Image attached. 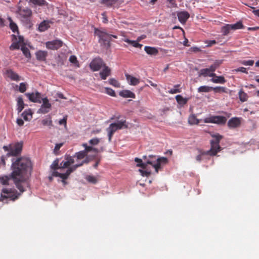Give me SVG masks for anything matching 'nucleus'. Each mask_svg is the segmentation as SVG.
Listing matches in <instances>:
<instances>
[{
  "mask_svg": "<svg viewBox=\"0 0 259 259\" xmlns=\"http://www.w3.org/2000/svg\"><path fill=\"white\" fill-rule=\"evenodd\" d=\"M59 124L60 125L63 124L65 126H66L67 125V116L64 117L63 119H60L59 121Z\"/></svg>",
  "mask_w": 259,
  "mask_h": 259,
  "instance_id": "57",
  "label": "nucleus"
},
{
  "mask_svg": "<svg viewBox=\"0 0 259 259\" xmlns=\"http://www.w3.org/2000/svg\"><path fill=\"white\" fill-rule=\"evenodd\" d=\"M222 63V60H215V62L212 64L209 68L210 71L214 73L215 70L220 66V65Z\"/></svg>",
  "mask_w": 259,
  "mask_h": 259,
  "instance_id": "32",
  "label": "nucleus"
},
{
  "mask_svg": "<svg viewBox=\"0 0 259 259\" xmlns=\"http://www.w3.org/2000/svg\"><path fill=\"white\" fill-rule=\"evenodd\" d=\"M199 76H202L203 77H207V76H216V74L214 73H213L212 72L210 71L209 70V68H204L200 70L199 73Z\"/></svg>",
  "mask_w": 259,
  "mask_h": 259,
  "instance_id": "20",
  "label": "nucleus"
},
{
  "mask_svg": "<svg viewBox=\"0 0 259 259\" xmlns=\"http://www.w3.org/2000/svg\"><path fill=\"white\" fill-rule=\"evenodd\" d=\"M35 55L37 60L43 61L46 60L48 53L46 51L40 50L35 53Z\"/></svg>",
  "mask_w": 259,
  "mask_h": 259,
  "instance_id": "23",
  "label": "nucleus"
},
{
  "mask_svg": "<svg viewBox=\"0 0 259 259\" xmlns=\"http://www.w3.org/2000/svg\"><path fill=\"white\" fill-rule=\"evenodd\" d=\"M23 142L22 141L14 142L10 143L8 146H4L3 149L8 152V156H17L19 155L22 150Z\"/></svg>",
  "mask_w": 259,
  "mask_h": 259,
  "instance_id": "4",
  "label": "nucleus"
},
{
  "mask_svg": "<svg viewBox=\"0 0 259 259\" xmlns=\"http://www.w3.org/2000/svg\"><path fill=\"white\" fill-rule=\"evenodd\" d=\"M135 161L138 162V164H137L138 167H140L142 169H146L147 168V164L146 163L143 162L141 159L136 158L135 159Z\"/></svg>",
  "mask_w": 259,
  "mask_h": 259,
  "instance_id": "40",
  "label": "nucleus"
},
{
  "mask_svg": "<svg viewBox=\"0 0 259 259\" xmlns=\"http://www.w3.org/2000/svg\"><path fill=\"white\" fill-rule=\"evenodd\" d=\"M205 123H215L219 125L225 124L227 121V118L223 116H210L203 119Z\"/></svg>",
  "mask_w": 259,
  "mask_h": 259,
  "instance_id": "9",
  "label": "nucleus"
},
{
  "mask_svg": "<svg viewBox=\"0 0 259 259\" xmlns=\"http://www.w3.org/2000/svg\"><path fill=\"white\" fill-rule=\"evenodd\" d=\"M69 61L73 64L76 67H79V64L77 60V58L74 55H71L69 59Z\"/></svg>",
  "mask_w": 259,
  "mask_h": 259,
  "instance_id": "42",
  "label": "nucleus"
},
{
  "mask_svg": "<svg viewBox=\"0 0 259 259\" xmlns=\"http://www.w3.org/2000/svg\"><path fill=\"white\" fill-rule=\"evenodd\" d=\"M217 42L215 40H209L207 46L210 47L212 45L215 44Z\"/></svg>",
  "mask_w": 259,
  "mask_h": 259,
  "instance_id": "64",
  "label": "nucleus"
},
{
  "mask_svg": "<svg viewBox=\"0 0 259 259\" xmlns=\"http://www.w3.org/2000/svg\"><path fill=\"white\" fill-rule=\"evenodd\" d=\"M119 95L123 98H132L135 99L136 98L135 94L130 90H125L120 91Z\"/></svg>",
  "mask_w": 259,
  "mask_h": 259,
  "instance_id": "21",
  "label": "nucleus"
},
{
  "mask_svg": "<svg viewBox=\"0 0 259 259\" xmlns=\"http://www.w3.org/2000/svg\"><path fill=\"white\" fill-rule=\"evenodd\" d=\"M145 51L149 55H156L158 54V50L154 47L146 46L144 48Z\"/></svg>",
  "mask_w": 259,
  "mask_h": 259,
  "instance_id": "26",
  "label": "nucleus"
},
{
  "mask_svg": "<svg viewBox=\"0 0 259 259\" xmlns=\"http://www.w3.org/2000/svg\"><path fill=\"white\" fill-rule=\"evenodd\" d=\"M87 156L86 153L82 151H80L79 152H76L75 155L73 156L74 158H76V161H78V160H81L84 159Z\"/></svg>",
  "mask_w": 259,
  "mask_h": 259,
  "instance_id": "33",
  "label": "nucleus"
},
{
  "mask_svg": "<svg viewBox=\"0 0 259 259\" xmlns=\"http://www.w3.org/2000/svg\"><path fill=\"white\" fill-rule=\"evenodd\" d=\"M211 90L212 87L206 85L201 86L198 89V92L199 93H208Z\"/></svg>",
  "mask_w": 259,
  "mask_h": 259,
  "instance_id": "38",
  "label": "nucleus"
},
{
  "mask_svg": "<svg viewBox=\"0 0 259 259\" xmlns=\"http://www.w3.org/2000/svg\"><path fill=\"white\" fill-rule=\"evenodd\" d=\"M100 142V139L97 138L91 139L89 143L91 145H97Z\"/></svg>",
  "mask_w": 259,
  "mask_h": 259,
  "instance_id": "52",
  "label": "nucleus"
},
{
  "mask_svg": "<svg viewBox=\"0 0 259 259\" xmlns=\"http://www.w3.org/2000/svg\"><path fill=\"white\" fill-rule=\"evenodd\" d=\"M21 50L22 51L24 56L26 58H30L31 54H30V51H29V49L26 47H25L24 46H22Z\"/></svg>",
  "mask_w": 259,
  "mask_h": 259,
  "instance_id": "41",
  "label": "nucleus"
},
{
  "mask_svg": "<svg viewBox=\"0 0 259 259\" xmlns=\"http://www.w3.org/2000/svg\"><path fill=\"white\" fill-rule=\"evenodd\" d=\"M199 122V120L194 114H191L188 118V123L191 125L198 124Z\"/></svg>",
  "mask_w": 259,
  "mask_h": 259,
  "instance_id": "27",
  "label": "nucleus"
},
{
  "mask_svg": "<svg viewBox=\"0 0 259 259\" xmlns=\"http://www.w3.org/2000/svg\"><path fill=\"white\" fill-rule=\"evenodd\" d=\"M86 180L90 183L92 184H96L97 183V178L93 176H88L86 177Z\"/></svg>",
  "mask_w": 259,
  "mask_h": 259,
  "instance_id": "48",
  "label": "nucleus"
},
{
  "mask_svg": "<svg viewBox=\"0 0 259 259\" xmlns=\"http://www.w3.org/2000/svg\"><path fill=\"white\" fill-rule=\"evenodd\" d=\"M139 171L140 172L141 175L142 176L148 177L151 174V171L146 169H139Z\"/></svg>",
  "mask_w": 259,
  "mask_h": 259,
  "instance_id": "53",
  "label": "nucleus"
},
{
  "mask_svg": "<svg viewBox=\"0 0 259 259\" xmlns=\"http://www.w3.org/2000/svg\"><path fill=\"white\" fill-rule=\"evenodd\" d=\"M241 124V121L239 118L233 117L229 120L228 126L230 128H234L239 126Z\"/></svg>",
  "mask_w": 259,
  "mask_h": 259,
  "instance_id": "16",
  "label": "nucleus"
},
{
  "mask_svg": "<svg viewBox=\"0 0 259 259\" xmlns=\"http://www.w3.org/2000/svg\"><path fill=\"white\" fill-rule=\"evenodd\" d=\"M95 34L99 37V42L101 45L107 48H109L111 46V37L117 38V35L110 34L105 30H101L97 28L95 29Z\"/></svg>",
  "mask_w": 259,
  "mask_h": 259,
  "instance_id": "3",
  "label": "nucleus"
},
{
  "mask_svg": "<svg viewBox=\"0 0 259 259\" xmlns=\"http://www.w3.org/2000/svg\"><path fill=\"white\" fill-rule=\"evenodd\" d=\"M20 195V194H18V195L14 194L11 189L4 188L2 191L0 197V202L4 201L5 199H7L8 198H10L11 200L14 201L18 198Z\"/></svg>",
  "mask_w": 259,
  "mask_h": 259,
  "instance_id": "10",
  "label": "nucleus"
},
{
  "mask_svg": "<svg viewBox=\"0 0 259 259\" xmlns=\"http://www.w3.org/2000/svg\"><path fill=\"white\" fill-rule=\"evenodd\" d=\"M177 16L179 21L184 24L189 18L190 15L187 11H182L178 13Z\"/></svg>",
  "mask_w": 259,
  "mask_h": 259,
  "instance_id": "17",
  "label": "nucleus"
},
{
  "mask_svg": "<svg viewBox=\"0 0 259 259\" xmlns=\"http://www.w3.org/2000/svg\"><path fill=\"white\" fill-rule=\"evenodd\" d=\"M143 158L146 160V163L150 164L155 168V171L157 173L158 170L160 168L161 163H166L167 162V159L165 157L157 158L156 156L150 155L148 156H144Z\"/></svg>",
  "mask_w": 259,
  "mask_h": 259,
  "instance_id": "5",
  "label": "nucleus"
},
{
  "mask_svg": "<svg viewBox=\"0 0 259 259\" xmlns=\"http://www.w3.org/2000/svg\"><path fill=\"white\" fill-rule=\"evenodd\" d=\"M180 84H177L175 85V89H171L168 91V93L171 94H174L178 93H180L181 90L180 89H178L180 87Z\"/></svg>",
  "mask_w": 259,
  "mask_h": 259,
  "instance_id": "50",
  "label": "nucleus"
},
{
  "mask_svg": "<svg viewBox=\"0 0 259 259\" xmlns=\"http://www.w3.org/2000/svg\"><path fill=\"white\" fill-rule=\"evenodd\" d=\"M176 99L177 102L180 105H184L187 102V99L184 98L181 95H177L176 96Z\"/></svg>",
  "mask_w": 259,
  "mask_h": 259,
  "instance_id": "37",
  "label": "nucleus"
},
{
  "mask_svg": "<svg viewBox=\"0 0 259 259\" xmlns=\"http://www.w3.org/2000/svg\"><path fill=\"white\" fill-rule=\"evenodd\" d=\"M108 82L111 85H112L116 88L120 87V83L114 78L109 79L108 80Z\"/></svg>",
  "mask_w": 259,
  "mask_h": 259,
  "instance_id": "44",
  "label": "nucleus"
},
{
  "mask_svg": "<svg viewBox=\"0 0 259 259\" xmlns=\"http://www.w3.org/2000/svg\"><path fill=\"white\" fill-rule=\"evenodd\" d=\"M126 79L129 84L132 85H136L139 83L140 80L138 78L129 74H125Z\"/></svg>",
  "mask_w": 259,
  "mask_h": 259,
  "instance_id": "22",
  "label": "nucleus"
},
{
  "mask_svg": "<svg viewBox=\"0 0 259 259\" xmlns=\"http://www.w3.org/2000/svg\"><path fill=\"white\" fill-rule=\"evenodd\" d=\"M105 65L102 59L96 58L92 60L90 64V66L93 71H96L99 70Z\"/></svg>",
  "mask_w": 259,
  "mask_h": 259,
  "instance_id": "13",
  "label": "nucleus"
},
{
  "mask_svg": "<svg viewBox=\"0 0 259 259\" xmlns=\"http://www.w3.org/2000/svg\"><path fill=\"white\" fill-rule=\"evenodd\" d=\"M122 41L127 42L128 44L132 45L133 47L135 48H141V47H142V45L139 44L138 42L139 41H137V40L135 41L130 40L128 38H124L122 39Z\"/></svg>",
  "mask_w": 259,
  "mask_h": 259,
  "instance_id": "28",
  "label": "nucleus"
},
{
  "mask_svg": "<svg viewBox=\"0 0 259 259\" xmlns=\"http://www.w3.org/2000/svg\"><path fill=\"white\" fill-rule=\"evenodd\" d=\"M65 160H67L68 162H69L70 165L74 162V159H73V157L70 156H67L65 157Z\"/></svg>",
  "mask_w": 259,
  "mask_h": 259,
  "instance_id": "58",
  "label": "nucleus"
},
{
  "mask_svg": "<svg viewBox=\"0 0 259 259\" xmlns=\"http://www.w3.org/2000/svg\"><path fill=\"white\" fill-rule=\"evenodd\" d=\"M63 144H64L63 143H57L56 144L55 148L54 149V153L56 155L58 154V152L59 150V149H60V148L63 145Z\"/></svg>",
  "mask_w": 259,
  "mask_h": 259,
  "instance_id": "54",
  "label": "nucleus"
},
{
  "mask_svg": "<svg viewBox=\"0 0 259 259\" xmlns=\"http://www.w3.org/2000/svg\"><path fill=\"white\" fill-rule=\"evenodd\" d=\"M102 15L103 16V22L104 23H106L108 22L107 17L106 16V12H104L102 14Z\"/></svg>",
  "mask_w": 259,
  "mask_h": 259,
  "instance_id": "61",
  "label": "nucleus"
},
{
  "mask_svg": "<svg viewBox=\"0 0 259 259\" xmlns=\"http://www.w3.org/2000/svg\"><path fill=\"white\" fill-rule=\"evenodd\" d=\"M105 93L107 94L112 96L116 97V94L113 90L109 88H105Z\"/></svg>",
  "mask_w": 259,
  "mask_h": 259,
  "instance_id": "47",
  "label": "nucleus"
},
{
  "mask_svg": "<svg viewBox=\"0 0 259 259\" xmlns=\"http://www.w3.org/2000/svg\"><path fill=\"white\" fill-rule=\"evenodd\" d=\"M13 171L9 176H0V183L3 185H9V181L12 179L17 188L22 193L25 191L22 184L24 182V176L30 174L32 170L31 161L27 158H18L12 163Z\"/></svg>",
  "mask_w": 259,
  "mask_h": 259,
  "instance_id": "1",
  "label": "nucleus"
},
{
  "mask_svg": "<svg viewBox=\"0 0 259 259\" xmlns=\"http://www.w3.org/2000/svg\"><path fill=\"white\" fill-rule=\"evenodd\" d=\"M240 63L245 66H252L254 64V61L252 60H241Z\"/></svg>",
  "mask_w": 259,
  "mask_h": 259,
  "instance_id": "51",
  "label": "nucleus"
},
{
  "mask_svg": "<svg viewBox=\"0 0 259 259\" xmlns=\"http://www.w3.org/2000/svg\"><path fill=\"white\" fill-rule=\"evenodd\" d=\"M211 136L215 139L210 141V149L209 150L205 151L202 149H197L198 154L196 155L195 159L197 162H200L203 160V156H214L217 155L218 153L221 151L222 147L220 146L219 144L221 140L222 139V136L218 134L212 135Z\"/></svg>",
  "mask_w": 259,
  "mask_h": 259,
  "instance_id": "2",
  "label": "nucleus"
},
{
  "mask_svg": "<svg viewBox=\"0 0 259 259\" xmlns=\"http://www.w3.org/2000/svg\"><path fill=\"white\" fill-rule=\"evenodd\" d=\"M111 74V69L110 68L106 66L105 65L103 66V69L100 72V75L101 78L103 80H105L107 78V77L110 76Z\"/></svg>",
  "mask_w": 259,
  "mask_h": 259,
  "instance_id": "18",
  "label": "nucleus"
},
{
  "mask_svg": "<svg viewBox=\"0 0 259 259\" xmlns=\"http://www.w3.org/2000/svg\"><path fill=\"white\" fill-rule=\"evenodd\" d=\"M252 9H253L252 13L256 16L259 17V9L255 10L254 7L251 8Z\"/></svg>",
  "mask_w": 259,
  "mask_h": 259,
  "instance_id": "62",
  "label": "nucleus"
},
{
  "mask_svg": "<svg viewBox=\"0 0 259 259\" xmlns=\"http://www.w3.org/2000/svg\"><path fill=\"white\" fill-rule=\"evenodd\" d=\"M236 71L237 72H243L246 74L248 73L247 71H246V68L243 67H239L238 68L236 69Z\"/></svg>",
  "mask_w": 259,
  "mask_h": 259,
  "instance_id": "60",
  "label": "nucleus"
},
{
  "mask_svg": "<svg viewBox=\"0 0 259 259\" xmlns=\"http://www.w3.org/2000/svg\"><path fill=\"white\" fill-rule=\"evenodd\" d=\"M41 122L44 126H48L50 128L53 126V121L50 115L48 116V117L42 119Z\"/></svg>",
  "mask_w": 259,
  "mask_h": 259,
  "instance_id": "29",
  "label": "nucleus"
},
{
  "mask_svg": "<svg viewBox=\"0 0 259 259\" xmlns=\"http://www.w3.org/2000/svg\"><path fill=\"white\" fill-rule=\"evenodd\" d=\"M213 78H212L210 79V81L215 83H221L224 84L226 82V80L225 77L223 76H212Z\"/></svg>",
  "mask_w": 259,
  "mask_h": 259,
  "instance_id": "24",
  "label": "nucleus"
},
{
  "mask_svg": "<svg viewBox=\"0 0 259 259\" xmlns=\"http://www.w3.org/2000/svg\"><path fill=\"white\" fill-rule=\"evenodd\" d=\"M82 146L84 147V150L83 151L85 152V153H86L87 155L89 152L92 151L93 149V147L92 146H88L87 143L82 144Z\"/></svg>",
  "mask_w": 259,
  "mask_h": 259,
  "instance_id": "49",
  "label": "nucleus"
},
{
  "mask_svg": "<svg viewBox=\"0 0 259 259\" xmlns=\"http://www.w3.org/2000/svg\"><path fill=\"white\" fill-rule=\"evenodd\" d=\"M212 90L215 93H227V89L223 87H212Z\"/></svg>",
  "mask_w": 259,
  "mask_h": 259,
  "instance_id": "39",
  "label": "nucleus"
},
{
  "mask_svg": "<svg viewBox=\"0 0 259 259\" xmlns=\"http://www.w3.org/2000/svg\"><path fill=\"white\" fill-rule=\"evenodd\" d=\"M29 2L35 5L39 6L48 5V3L45 0H29Z\"/></svg>",
  "mask_w": 259,
  "mask_h": 259,
  "instance_id": "36",
  "label": "nucleus"
},
{
  "mask_svg": "<svg viewBox=\"0 0 259 259\" xmlns=\"http://www.w3.org/2000/svg\"><path fill=\"white\" fill-rule=\"evenodd\" d=\"M6 74L11 80L18 81L20 79L19 75L12 69H8L6 71Z\"/></svg>",
  "mask_w": 259,
  "mask_h": 259,
  "instance_id": "19",
  "label": "nucleus"
},
{
  "mask_svg": "<svg viewBox=\"0 0 259 259\" xmlns=\"http://www.w3.org/2000/svg\"><path fill=\"white\" fill-rule=\"evenodd\" d=\"M117 0H102L100 3L106 5L107 7H110L115 5Z\"/></svg>",
  "mask_w": 259,
  "mask_h": 259,
  "instance_id": "35",
  "label": "nucleus"
},
{
  "mask_svg": "<svg viewBox=\"0 0 259 259\" xmlns=\"http://www.w3.org/2000/svg\"><path fill=\"white\" fill-rule=\"evenodd\" d=\"M49 27V22L48 21L44 20L39 24L38 30L40 32H44L47 30Z\"/></svg>",
  "mask_w": 259,
  "mask_h": 259,
  "instance_id": "25",
  "label": "nucleus"
},
{
  "mask_svg": "<svg viewBox=\"0 0 259 259\" xmlns=\"http://www.w3.org/2000/svg\"><path fill=\"white\" fill-rule=\"evenodd\" d=\"M12 36L13 37V38L16 39V40L19 42V44L21 45L22 44H24V38L23 36H19L18 37V40H17V37H16V36L15 35H12Z\"/></svg>",
  "mask_w": 259,
  "mask_h": 259,
  "instance_id": "55",
  "label": "nucleus"
},
{
  "mask_svg": "<svg viewBox=\"0 0 259 259\" xmlns=\"http://www.w3.org/2000/svg\"><path fill=\"white\" fill-rule=\"evenodd\" d=\"M17 123L18 124V125L21 126L24 124V121L22 119L19 118V119H17Z\"/></svg>",
  "mask_w": 259,
  "mask_h": 259,
  "instance_id": "63",
  "label": "nucleus"
},
{
  "mask_svg": "<svg viewBox=\"0 0 259 259\" xmlns=\"http://www.w3.org/2000/svg\"><path fill=\"white\" fill-rule=\"evenodd\" d=\"M238 95L239 98L242 102L247 101L248 96L247 94L243 91L242 89L240 90L238 93Z\"/></svg>",
  "mask_w": 259,
  "mask_h": 259,
  "instance_id": "31",
  "label": "nucleus"
},
{
  "mask_svg": "<svg viewBox=\"0 0 259 259\" xmlns=\"http://www.w3.org/2000/svg\"><path fill=\"white\" fill-rule=\"evenodd\" d=\"M17 13L19 18L21 21L26 24L29 23L32 16V11L30 9L28 8H20Z\"/></svg>",
  "mask_w": 259,
  "mask_h": 259,
  "instance_id": "7",
  "label": "nucleus"
},
{
  "mask_svg": "<svg viewBox=\"0 0 259 259\" xmlns=\"http://www.w3.org/2000/svg\"><path fill=\"white\" fill-rule=\"evenodd\" d=\"M17 110L18 113L21 112L24 109L25 104L23 102V100L21 97H19L17 99Z\"/></svg>",
  "mask_w": 259,
  "mask_h": 259,
  "instance_id": "30",
  "label": "nucleus"
},
{
  "mask_svg": "<svg viewBox=\"0 0 259 259\" xmlns=\"http://www.w3.org/2000/svg\"><path fill=\"white\" fill-rule=\"evenodd\" d=\"M127 127L128 125L126 124L125 120H120L117 122L110 124L109 126L107 128L109 141L110 142L111 141L112 137L116 131L123 128H127Z\"/></svg>",
  "mask_w": 259,
  "mask_h": 259,
  "instance_id": "6",
  "label": "nucleus"
},
{
  "mask_svg": "<svg viewBox=\"0 0 259 259\" xmlns=\"http://www.w3.org/2000/svg\"><path fill=\"white\" fill-rule=\"evenodd\" d=\"M25 95L28 98L30 101L33 103H41V94L37 91L35 93H27L25 94Z\"/></svg>",
  "mask_w": 259,
  "mask_h": 259,
  "instance_id": "15",
  "label": "nucleus"
},
{
  "mask_svg": "<svg viewBox=\"0 0 259 259\" xmlns=\"http://www.w3.org/2000/svg\"><path fill=\"white\" fill-rule=\"evenodd\" d=\"M63 42L59 39L46 42V46L47 49L52 50H57L63 46Z\"/></svg>",
  "mask_w": 259,
  "mask_h": 259,
  "instance_id": "14",
  "label": "nucleus"
},
{
  "mask_svg": "<svg viewBox=\"0 0 259 259\" xmlns=\"http://www.w3.org/2000/svg\"><path fill=\"white\" fill-rule=\"evenodd\" d=\"M41 102H42V104L38 109L37 113L41 114L48 113L51 108V104L49 103L47 98H42Z\"/></svg>",
  "mask_w": 259,
  "mask_h": 259,
  "instance_id": "12",
  "label": "nucleus"
},
{
  "mask_svg": "<svg viewBox=\"0 0 259 259\" xmlns=\"http://www.w3.org/2000/svg\"><path fill=\"white\" fill-rule=\"evenodd\" d=\"M13 41H14V39ZM20 45L17 41H13V42L10 46V49L11 50H18L20 48Z\"/></svg>",
  "mask_w": 259,
  "mask_h": 259,
  "instance_id": "45",
  "label": "nucleus"
},
{
  "mask_svg": "<svg viewBox=\"0 0 259 259\" xmlns=\"http://www.w3.org/2000/svg\"><path fill=\"white\" fill-rule=\"evenodd\" d=\"M244 26L241 21L237 22L233 24H226L221 28V31L223 35H227L231 30L242 29Z\"/></svg>",
  "mask_w": 259,
  "mask_h": 259,
  "instance_id": "8",
  "label": "nucleus"
},
{
  "mask_svg": "<svg viewBox=\"0 0 259 259\" xmlns=\"http://www.w3.org/2000/svg\"><path fill=\"white\" fill-rule=\"evenodd\" d=\"M10 22V28L14 32H17L18 33V28L17 24L14 23L11 17L8 18Z\"/></svg>",
  "mask_w": 259,
  "mask_h": 259,
  "instance_id": "34",
  "label": "nucleus"
},
{
  "mask_svg": "<svg viewBox=\"0 0 259 259\" xmlns=\"http://www.w3.org/2000/svg\"><path fill=\"white\" fill-rule=\"evenodd\" d=\"M60 167V166H59V165H58V160L54 161L52 164V168H53L54 169H57Z\"/></svg>",
  "mask_w": 259,
  "mask_h": 259,
  "instance_id": "59",
  "label": "nucleus"
},
{
  "mask_svg": "<svg viewBox=\"0 0 259 259\" xmlns=\"http://www.w3.org/2000/svg\"><path fill=\"white\" fill-rule=\"evenodd\" d=\"M28 84L26 82H21L20 83L19 91L21 93H24L26 89Z\"/></svg>",
  "mask_w": 259,
  "mask_h": 259,
  "instance_id": "46",
  "label": "nucleus"
},
{
  "mask_svg": "<svg viewBox=\"0 0 259 259\" xmlns=\"http://www.w3.org/2000/svg\"><path fill=\"white\" fill-rule=\"evenodd\" d=\"M89 161L88 158H85L81 162H78L77 164L73 165L72 167L69 168L65 173H61L60 178L62 179H64V181L66 180L72 171H74L77 167L83 165L84 163H88Z\"/></svg>",
  "mask_w": 259,
  "mask_h": 259,
  "instance_id": "11",
  "label": "nucleus"
},
{
  "mask_svg": "<svg viewBox=\"0 0 259 259\" xmlns=\"http://www.w3.org/2000/svg\"><path fill=\"white\" fill-rule=\"evenodd\" d=\"M70 164L69 162H68L67 160L65 161H62L60 163V168H66L70 166Z\"/></svg>",
  "mask_w": 259,
  "mask_h": 259,
  "instance_id": "56",
  "label": "nucleus"
},
{
  "mask_svg": "<svg viewBox=\"0 0 259 259\" xmlns=\"http://www.w3.org/2000/svg\"><path fill=\"white\" fill-rule=\"evenodd\" d=\"M22 116L25 120H28V116H30L31 117L32 112L30 109L25 110L22 113Z\"/></svg>",
  "mask_w": 259,
  "mask_h": 259,
  "instance_id": "43",
  "label": "nucleus"
}]
</instances>
